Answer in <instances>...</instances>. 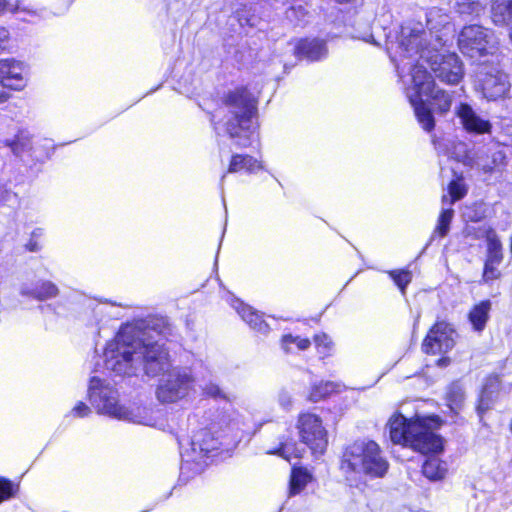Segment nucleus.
Here are the masks:
<instances>
[{
    "mask_svg": "<svg viewBox=\"0 0 512 512\" xmlns=\"http://www.w3.org/2000/svg\"><path fill=\"white\" fill-rule=\"evenodd\" d=\"M170 327L164 318H149L121 328L105 348V366L117 375L148 377L165 374L171 368L163 338Z\"/></svg>",
    "mask_w": 512,
    "mask_h": 512,
    "instance_id": "1",
    "label": "nucleus"
},
{
    "mask_svg": "<svg viewBox=\"0 0 512 512\" xmlns=\"http://www.w3.org/2000/svg\"><path fill=\"white\" fill-rule=\"evenodd\" d=\"M224 106L227 110L224 115L226 133L236 140L238 146L247 147L255 130L256 102L253 95L245 88L236 89L225 97Z\"/></svg>",
    "mask_w": 512,
    "mask_h": 512,
    "instance_id": "2",
    "label": "nucleus"
},
{
    "mask_svg": "<svg viewBox=\"0 0 512 512\" xmlns=\"http://www.w3.org/2000/svg\"><path fill=\"white\" fill-rule=\"evenodd\" d=\"M340 468L346 475L361 473L370 478H382L389 463L376 442L356 441L343 453Z\"/></svg>",
    "mask_w": 512,
    "mask_h": 512,
    "instance_id": "3",
    "label": "nucleus"
},
{
    "mask_svg": "<svg viewBox=\"0 0 512 512\" xmlns=\"http://www.w3.org/2000/svg\"><path fill=\"white\" fill-rule=\"evenodd\" d=\"M412 87L407 90V97L414 108L418 122L423 129L430 132L435 126V121L430 108L422 100V96L434 91L435 83L432 76L421 64H416L411 70Z\"/></svg>",
    "mask_w": 512,
    "mask_h": 512,
    "instance_id": "4",
    "label": "nucleus"
},
{
    "mask_svg": "<svg viewBox=\"0 0 512 512\" xmlns=\"http://www.w3.org/2000/svg\"><path fill=\"white\" fill-rule=\"evenodd\" d=\"M88 396L91 405L98 413L119 420H132V412L119 404L118 391L109 383H104L100 378L92 377L90 379Z\"/></svg>",
    "mask_w": 512,
    "mask_h": 512,
    "instance_id": "5",
    "label": "nucleus"
},
{
    "mask_svg": "<svg viewBox=\"0 0 512 512\" xmlns=\"http://www.w3.org/2000/svg\"><path fill=\"white\" fill-rule=\"evenodd\" d=\"M458 47L462 54L475 62L492 55L496 49L493 32L483 26L472 24L462 28L458 35Z\"/></svg>",
    "mask_w": 512,
    "mask_h": 512,
    "instance_id": "6",
    "label": "nucleus"
},
{
    "mask_svg": "<svg viewBox=\"0 0 512 512\" xmlns=\"http://www.w3.org/2000/svg\"><path fill=\"white\" fill-rule=\"evenodd\" d=\"M161 380L156 395L162 403H175L189 395L195 384V378L187 368L169 369Z\"/></svg>",
    "mask_w": 512,
    "mask_h": 512,
    "instance_id": "7",
    "label": "nucleus"
},
{
    "mask_svg": "<svg viewBox=\"0 0 512 512\" xmlns=\"http://www.w3.org/2000/svg\"><path fill=\"white\" fill-rule=\"evenodd\" d=\"M431 38L432 33L425 30L422 23L409 21L401 26L398 42L408 57L420 55L423 58L425 51L429 52Z\"/></svg>",
    "mask_w": 512,
    "mask_h": 512,
    "instance_id": "8",
    "label": "nucleus"
},
{
    "mask_svg": "<svg viewBox=\"0 0 512 512\" xmlns=\"http://www.w3.org/2000/svg\"><path fill=\"white\" fill-rule=\"evenodd\" d=\"M476 87L490 101L503 98L510 88L508 77L496 67H487L484 62L477 71Z\"/></svg>",
    "mask_w": 512,
    "mask_h": 512,
    "instance_id": "9",
    "label": "nucleus"
},
{
    "mask_svg": "<svg viewBox=\"0 0 512 512\" xmlns=\"http://www.w3.org/2000/svg\"><path fill=\"white\" fill-rule=\"evenodd\" d=\"M297 428L301 441L306 444L313 453H324L328 439L327 432L319 416L312 413L301 414L298 418Z\"/></svg>",
    "mask_w": 512,
    "mask_h": 512,
    "instance_id": "10",
    "label": "nucleus"
},
{
    "mask_svg": "<svg viewBox=\"0 0 512 512\" xmlns=\"http://www.w3.org/2000/svg\"><path fill=\"white\" fill-rule=\"evenodd\" d=\"M431 59V69L441 82L455 85L463 78V64L455 53L436 54Z\"/></svg>",
    "mask_w": 512,
    "mask_h": 512,
    "instance_id": "11",
    "label": "nucleus"
},
{
    "mask_svg": "<svg viewBox=\"0 0 512 512\" xmlns=\"http://www.w3.org/2000/svg\"><path fill=\"white\" fill-rule=\"evenodd\" d=\"M455 331L446 322H437L424 339L422 348L425 353H447L455 345Z\"/></svg>",
    "mask_w": 512,
    "mask_h": 512,
    "instance_id": "12",
    "label": "nucleus"
},
{
    "mask_svg": "<svg viewBox=\"0 0 512 512\" xmlns=\"http://www.w3.org/2000/svg\"><path fill=\"white\" fill-rule=\"evenodd\" d=\"M411 435L408 446L422 454L438 453L443 449V439L432 432L426 425L420 421H414L411 424Z\"/></svg>",
    "mask_w": 512,
    "mask_h": 512,
    "instance_id": "13",
    "label": "nucleus"
},
{
    "mask_svg": "<svg viewBox=\"0 0 512 512\" xmlns=\"http://www.w3.org/2000/svg\"><path fill=\"white\" fill-rule=\"evenodd\" d=\"M24 64L15 59L0 60V84L12 90H22L26 86Z\"/></svg>",
    "mask_w": 512,
    "mask_h": 512,
    "instance_id": "14",
    "label": "nucleus"
},
{
    "mask_svg": "<svg viewBox=\"0 0 512 512\" xmlns=\"http://www.w3.org/2000/svg\"><path fill=\"white\" fill-rule=\"evenodd\" d=\"M219 441L207 428L195 432L191 438V455L186 451V456L191 461H200L214 450L219 448Z\"/></svg>",
    "mask_w": 512,
    "mask_h": 512,
    "instance_id": "15",
    "label": "nucleus"
},
{
    "mask_svg": "<svg viewBox=\"0 0 512 512\" xmlns=\"http://www.w3.org/2000/svg\"><path fill=\"white\" fill-rule=\"evenodd\" d=\"M500 389L501 379L499 375L492 374L486 377L476 404V412L480 420L493 407Z\"/></svg>",
    "mask_w": 512,
    "mask_h": 512,
    "instance_id": "16",
    "label": "nucleus"
},
{
    "mask_svg": "<svg viewBox=\"0 0 512 512\" xmlns=\"http://www.w3.org/2000/svg\"><path fill=\"white\" fill-rule=\"evenodd\" d=\"M456 113L460 118L464 128L468 132H474L478 134L490 132V122L482 119L479 115H477L470 105L465 103L460 104Z\"/></svg>",
    "mask_w": 512,
    "mask_h": 512,
    "instance_id": "17",
    "label": "nucleus"
},
{
    "mask_svg": "<svg viewBox=\"0 0 512 512\" xmlns=\"http://www.w3.org/2000/svg\"><path fill=\"white\" fill-rule=\"evenodd\" d=\"M413 422H407L402 415H394L388 422L390 439L395 444H403L408 446L411 435L408 433Z\"/></svg>",
    "mask_w": 512,
    "mask_h": 512,
    "instance_id": "18",
    "label": "nucleus"
},
{
    "mask_svg": "<svg viewBox=\"0 0 512 512\" xmlns=\"http://www.w3.org/2000/svg\"><path fill=\"white\" fill-rule=\"evenodd\" d=\"M298 56L304 57L309 61H317L327 53L325 43L318 39L301 40L296 47Z\"/></svg>",
    "mask_w": 512,
    "mask_h": 512,
    "instance_id": "19",
    "label": "nucleus"
},
{
    "mask_svg": "<svg viewBox=\"0 0 512 512\" xmlns=\"http://www.w3.org/2000/svg\"><path fill=\"white\" fill-rule=\"evenodd\" d=\"M491 12L495 24L512 26V0H494Z\"/></svg>",
    "mask_w": 512,
    "mask_h": 512,
    "instance_id": "20",
    "label": "nucleus"
},
{
    "mask_svg": "<svg viewBox=\"0 0 512 512\" xmlns=\"http://www.w3.org/2000/svg\"><path fill=\"white\" fill-rule=\"evenodd\" d=\"M487 241V255L486 260L490 263L500 264L503 261V246L502 243L493 229L486 232Z\"/></svg>",
    "mask_w": 512,
    "mask_h": 512,
    "instance_id": "21",
    "label": "nucleus"
},
{
    "mask_svg": "<svg viewBox=\"0 0 512 512\" xmlns=\"http://www.w3.org/2000/svg\"><path fill=\"white\" fill-rule=\"evenodd\" d=\"M58 293L59 289L54 283L50 281L42 282L41 285L36 289H29L27 287H22L21 289L22 295L31 296L39 301L54 298L58 295Z\"/></svg>",
    "mask_w": 512,
    "mask_h": 512,
    "instance_id": "22",
    "label": "nucleus"
},
{
    "mask_svg": "<svg viewBox=\"0 0 512 512\" xmlns=\"http://www.w3.org/2000/svg\"><path fill=\"white\" fill-rule=\"evenodd\" d=\"M446 472V463L437 457L428 458L422 466L423 475L431 481L442 480Z\"/></svg>",
    "mask_w": 512,
    "mask_h": 512,
    "instance_id": "23",
    "label": "nucleus"
},
{
    "mask_svg": "<svg viewBox=\"0 0 512 512\" xmlns=\"http://www.w3.org/2000/svg\"><path fill=\"white\" fill-rule=\"evenodd\" d=\"M491 309L490 301H482L469 313V320L477 331H482L486 325Z\"/></svg>",
    "mask_w": 512,
    "mask_h": 512,
    "instance_id": "24",
    "label": "nucleus"
},
{
    "mask_svg": "<svg viewBox=\"0 0 512 512\" xmlns=\"http://www.w3.org/2000/svg\"><path fill=\"white\" fill-rule=\"evenodd\" d=\"M258 161L250 155L235 154L232 156L228 172L236 173L242 170L253 172L255 169H260Z\"/></svg>",
    "mask_w": 512,
    "mask_h": 512,
    "instance_id": "25",
    "label": "nucleus"
},
{
    "mask_svg": "<svg viewBox=\"0 0 512 512\" xmlns=\"http://www.w3.org/2000/svg\"><path fill=\"white\" fill-rule=\"evenodd\" d=\"M446 399L450 409L457 413L462 409L465 401V390L459 382L451 383L446 392Z\"/></svg>",
    "mask_w": 512,
    "mask_h": 512,
    "instance_id": "26",
    "label": "nucleus"
},
{
    "mask_svg": "<svg viewBox=\"0 0 512 512\" xmlns=\"http://www.w3.org/2000/svg\"><path fill=\"white\" fill-rule=\"evenodd\" d=\"M5 146L10 147L12 153L20 157L22 153L32 148L31 136L26 131H20L13 140H5Z\"/></svg>",
    "mask_w": 512,
    "mask_h": 512,
    "instance_id": "27",
    "label": "nucleus"
},
{
    "mask_svg": "<svg viewBox=\"0 0 512 512\" xmlns=\"http://www.w3.org/2000/svg\"><path fill=\"white\" fill-rule=\"evenodd\" d=\"M427 96L431 98V105L438 113L446 114L450 110L453 98L448 92L435 87Z\"/></svg>",
    "mask_w": 512,
    "mask_h": 512,
    "instance_id": "28",
    "label": "nucleus"
},
{
    "mask_svg": "<svg viewBox=\"0 0 512 512\" xmlns=\"http://www.w3.org/2000/svg\"><path fill=\"white\" fill-rule=\"evenodd\" d=\"M457 12L466 19L479 17L485 10L479 0H463L457 2Z\"/></svg>",
    "mask_w": 512,
    "mask_h": 512,
    "instance_id": "29",
    "label": "nucleus"
},
{
    "mask_svg": "<svg viewBox=\"0 0 512 512\" xmlns=\"http://www.w3.org/2000/svg\"><path fill=\"white\" fill-rule=\"evenodd\" d=\"M238 313L253 329L260 332H266L268 330V325L251 307L241 304Z\"/></svg>",
    "mask_w": 512,
    "mask_h": 512,
    "instance_id": "30",
    "label": "nucleus"
},
{
    "mask_svg": "<svg viewBox=\"0 0 512 512\" xmlns=\"http://www.w3.org/2000/svg\"><path fill=\"white\" fill-rule=\"evenodd\" d=\"M309 480L310 476L306 471L302 469H293L290 479L289 494L296 495L300 493V491L307 485Z\"/></svg>",
    "mask_w": 512,
    "mask_h": 512,
    "instance_id": "31",
    "label": "nucleus"
},
{
    "mask_svg": "<svg viewBox=\"0 0 512 512\" xmlns=\"http://www.w3.org/2000/svg\"><path fill=\"white\" fill-rule=\"evenodd\" d=\"M336 388L337 384L334 382H320L319 384H316L312 387L309 400L312 402H318L334 392Z\"/></svg>",
    "mask_w": 512,
    "mask_h": 512,
    "instance_id": "32",
    "label": "nucleus"
},
{
    "mask_svg": "<svg viewBox=\"0 0 512 512\" xmlns=\"http://www.w3.org/2000/svg\"><path fill=\"white\" fill-rule=\"evenodd\" d=\"M453 215V209H443L440 213L435 232L439 233L441 237H445L448 234Z\"/></svg>",
    "mask_w": 512,
    "mask_h": 512,
    "instance_id": "33",
    "label": "nucleus"
},
{
    "mask_svg": "<svg viewBox=\"0 0 512 512\" xmlns=\"http://www.w3.org/2000/svg\"><path fill=\"white\" fill-rule=\"evenodd\" d=\"M307 14L308 11L302 5L292 6L286 11L287 18L296 24L303 23Z\"/></svg>",
    "mask_w": 512,
    "mask_h": 512,
    "instance_id": "34",
    "label": "nucleus"
},
{
    "mask_svg": "<svg viewBox=\"0 0 512 512\" xmlns=\"http://www.w3.org/2000/svg\"><path fill=\"white\" fill-rule=\"evenodd\" d=\"M498 265L499 264L490 263L488 261H485L483 275H482V281L484 283H489L490 281L499 279L501 277V272L497 268Z\"/></svg>",
    "mask_w": 512,
    "mask_h": 512,
    "instance_id": "35",
    "label": "nucleus"
},
{
    "mask_svg": "<svg viewBox=\"0 0 512 512\" xmlns=\"http://www.w3.org/2000/svg\"><path fill=\"white\" fill-rule=\"evenodd\" d=\"M448 191L451 197V204H453L457 200L462 199L467 193L464 184L461 183L460 181H452L448 186Z\"/></svg>",
    "mask_w": 512,
    "mask_h": 512,
    "instance_id": "36",
    "label": "nucleus"
},
{
    "mask_svg": "<svg viewBox=\"0 0 512 512\" xmlns=\"http://www.w3.org/2000/svg\"><path fill=\"white\" fill-rule=\"evenodd\" d=\"M390 276L393 278L396 285L401 289L404 293L406 286L411 282L412 276L409 271H391L389 272Z\"/></svg>",
    "mask_w": 512,
    "mask_h": 512,
    "instance_id": "37",
    "label": "nucleus"
},
{
    "mask_svg": "<svg viewBox=\"0 0 512 512\" xmlns=\"http://www.w3.org/2000/svg\"><path fill=\"white\" fill-rule=\"evenodd\" d=\"M15 494L14 485L13 483L0 476V504L13 497Z\"/></svg>",
    "mask_w": 512,
    "mask_h": 512,
    "instance_id": "38",
    "label": "nucleus"
},
{
    "mask_svg": "<svg viewBox=\"0 0 512 512\" xmlns=\"http://www.w3.org/2000/svg\"><path fill=\"white\" fill-rule=\"evenodd\" d=\"M504 160H505V154L502 151H496L492 154L491 164H478V165L481 166L482 170L485 173H491L497 166L503 165Z\"/></svg>",
    "mask_w": 512,
    "mask_h": 512,
    "instance_id": "39",
    "label": "nucleus"
},
{
    "mask_svg": "<svg viewBox=\"0 0 512 512\" xmlns=\"http://www.w3.org/2000/svg\"><path fill=\"white\" fill-rule=\"evenodd\" d=\"M282 340L286 350H288L287 345L290 343H295L300 350H306L311 344L307 338L294 337L292 335H285Z\"/></svg>",
    "mask_w": 512,
    "mask_h": 512,
    "instance_id": "40",
    "label": "nucleus"
},
{
    "mask_svg": "<svg viewBox=\"0 0 512 512\" xmlns=\"http://www.w3.org/2000/svg\"><path fill=\"white\" fill-rule=\"evenodd\" d=\"M76 417H85L91 413V409L83 402H79L72 410Z\"/></svg>",
    "mask_w": 512,
    "mask_h": 512,
    "instance_id": "41",
    "label": "nucleus"
},
{
    "mask_svg": "<svg viewBox=\"0 0 512 512\" xmlns=\"http://www.w3.org/2000/svg\"><path fill=\"white\" fill-rule=\"evenodd\" d=\"M314 342L317 347H323L324 350H329L331 348L332 342L329 337L325 334L316 335L314 337Z\"/></svg>",
    "mask_w": 512,
    "mask_h": 512,
    "instance_id": "42",
    "label": "nucleus"
},
{
    "mask_svg": "<svg viewBox=\"0 0 512 512\" xmlns=\"http://www.w3.org/2000/svg\"><path fill=\"white\" fill-rule=\"evenodd\" d=\"M205 393L213 398H224V394L222 393L221 389L216 384H208L206 385L204 389Z\"/></svg>",
    "mask_w": 512,
    "mask_h": 512,
    "instance_id": "43",
    "label": "nucleus"
},
{
    "mask_svg": "<svg viewBox=\"0 0 512 512\" xmlns=\"http://www.w3.org/2000/svg\"><path fill=\"white\" fill-rule=\"evenodd\" d=\"M9 41V31L4 27H0V51L5 50L8 47Z\"/></svg>",
    "mask_w": 512,
    "mask_h": 512,
    "instance_id": "44",
    "label": "nucleus"
},
{
    "mask_svg": "<svg viewBox=\"0 0 512 512\" xmlns=\"http://www.w3.org/2000/svg\"><path fill=\"white\" fill-rule=\"evenodd\" d=\"M17 195L11 191L0 187V202H15Z\"/></svg>",
    "mask_w": 512,
    "mask_h": 512,
    "instance_id": "45",
    "label": "nucleus"
},
{
    "mask_svg": "<svg viewBox=\"0 0 512 512\" xmlns=\"http://www.w3.org/2000/svg\"><path fill=\"white\" fill-rule=\"evenodd\" d=\"M279 402H280L281 406L284 407L285 409H288L291 406L292 400H291V395L289 394L288 391H286V390L280 391Z\"/></svg>",
    "mask_w": 512,
    "mask_h": 512,
    "instance_id": "46",
    "label": "nucleus"
},
{
    "mask_svg": "<svg viewBox=\"0 0 512 512\" xmlns=\"http://www.w3.org/2000/svg\"><path fill=\"white\" fill-rule=\"evenodd\" d=\"M289 445L286 444V443H283V442H280V447L278 450L276 451H268V453L270 454H278L280 456H282L283 458L289 460Z\"/></svg>",
    "mask_w": 512,
    "mask_h": 512,
    "instance_id": "47",
    "label": "nucleus"
},
{
    "mask_svg": "<svg viewBox=\"0 0 512 512\" xmlns=\"http://www.w3.org/2000/svg\"><path fill=\"white\" fill-rule=\"evenodd\" d=\"M27 249L32 252H36L39 250L38 243L36 241L31 240L27 245Z\"/></svg>",
    "mask_w": 512,
    "mask_h": 512,
    "instance_id": "48",
    "label": "nucleus"
},
{
    "mask_svg": "<svg viewBox=\"0 0 512 512\" xmlns=\"http://www.w3.org/2000/svg\"><path fill=\"white\" fill-rule=\"evenodd\" d=\"M8 98H9V95L7 93L0 92V103L7 101Z\"/></svg>",
    "mask_w": 512,
    "mask_h": 512,
    "instance_id": "49",
    "label": "nucleus"
},
{
    "mask_svg": "<svg viewBox=\"0 0 512 512\" xmlns=\"http://www.w3.org/2000/svg\"><path fill=\"white\" fill-rule=\"evenodd\" d=\"M6 9V1L0 0V14Z\"/></svg>",
    "mask_w": 512,
    "mask_h": 512,
    "instance_id": "50",
    "label": "nucleus"
},
{
    "mask_svg": "<svg viewBox=\"0 0 512 512\" xmlns=\"http://www.w3.org/2000/svg\"><path fill=\"white\" fill-rule=\"evenodd\" d=\"M32 235H33V236H39V235H41V229H37V230L33 231Z\"/></svg>",
    "mask_w": 512,
    "mask_h": 512,
    "instance_id": "51",
    "label": "nucleus"
},
{
    "mask_svg": "<svg viewBox=\"0 0 512 512\" xmlns=\"http://www.w3.org/2000/svg\"><path fill=\"white\" fill-rule=\"evenodd\" d=\"M15 10H16V11H19V10H21V11H27V9H26V8H22L19 4L16 6Z\"/></svg>",
    "mask_w": 512,
    "mask_h": 512,
    "instance_id": "52",
    "label": "nucleus"
},
{
    "mask_svg": "<svg viewBox=\"0 0 512 512\" xmlns=\"http://www.w3.org/2000/svg\"><path fill=\"white\" fill-rule=\"evenodd\" d=\"M447 200H448L447 196H446V195H443V197H442V201H443V202H445V201H447Z\"/></svg>",
    "mask_w": 512,
    "mask_h": 512,
    "instance_id": "53",
    "label": "nucleus"
}]
</instances>
